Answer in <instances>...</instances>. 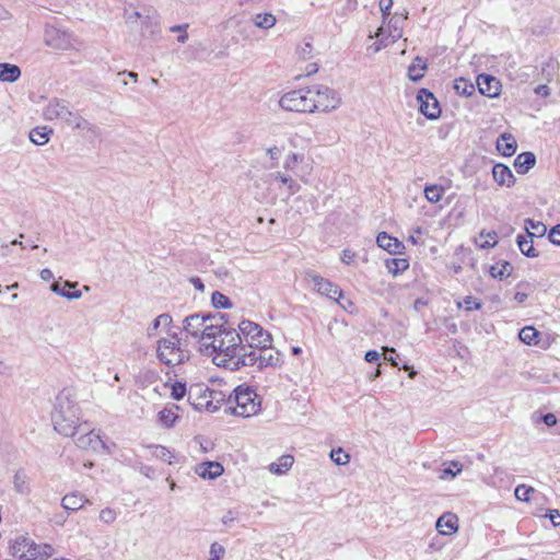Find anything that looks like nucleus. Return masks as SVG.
Segmentation results:
<instances>
[{
  "instance_id": "24",
  "label": "nucleus",
  "mask_w": 560,
  "mask_h": 560,
  "mask_svg": "<svg viewBox=\"0 0 560 560\" xmlns=\"http://www.w3.org/2000/svg\"><path fill=\"white\" fill-rule=\"evenodd\" d=\"M377 245L387 250L389 254H398L402 248V244L395 237L382 232L376 237Z\"/></svg>"
},
{
  "instance_id": "5",
  "label": "nucleus",
  "mask_w": 560,
  "mask_h": 560,
  "mask_svg": "<svg viewBox=\"0 0 560 560\" xmlns=\"http://www.w3.org/2000/svg\"><path fill=\"white\" fill-rule=\"evenodd\" d=\"M156 355L160 362L168 366L185 363L190 358V352L183 345L176 334L158 340Z\"/></svg>"
},
{
  "instance_id": "4",
  "label": "nucleus",
  "mask_w": 560,
  "mask_h": 560,
  "mask_svg": "<svg viewBox=\"0 0 560 560\" xmlns=\"http://www.w3.org/2000/svg\"><path fill=\"white\" fill-rule=\"evenodd\" d=\"M221 323L222 317L194 314L184 319L183 328L191 337L198 338L203 347L209 339L214 337V334H219Z\"/></svg>"
},
{
  "instance_id": "19",
  "label": "nucleus",
  "mask_w": 560,
  "mask_h": 560,
  "mask_svg": "<svg viewBox=\"0 0 560 560\" xmlns=\"http://www.w3.org/2000/svg\"><path fill=\"white\" fill-rule=\"evenodd\" d=\"M435 527L441 535H452L458 530V517L450 512L444 513L438 518Z\"/></svg>"
},
{
  "instance_id": "15",
  "label": "nucleus",
  "mask_w": 560,
  "mask_h": 560,
  "mask_svg": "<svg viewBox=\"0 0 560 560\" xmlns=\"http://www.w3.org/2000/svg\"><path fill=\"white\" fill-rule=\"evenodd\" d=\"M306 277L312 281L313 288L317 293L325 295L334 301H337L339 298H341V290L329 280L314 272H307Z\"/></svg>"
},
{
  "instance_id": "14",
  "label": "nucleus",
  "mask_w": 560,
  "mask_h": 560,
  "mask_svg": "<svg viewBox=\"0 0 560 560\" xmlns=\"http://www.w3.org/2000/svg\"><path fill=\"white\" fill-rule=\"evenodd\" d=\"M44 42L48 47L59 50H67L71 47L70 35L55 26H46Z\"/></svg>"
},
{
  "instance_id": "27",
  "label": "nucleus",
  "mask_w": 560,
  "mask_h": 560,
  "mask_svg": "<svg viewBox=\"0 0 560 560\" xmlns=\"http://www.w3.org/2000/svg\"><path fill=\"white\" fill-rule=\"evenodd\" d=\"M14 490L21 495L31 493L30 478L24 470H18L13 476Z\"/></svg>"
},
{
  "instance_id": "20",
  "label": "nucleus",
  "mask_w": 560,
  "mask_h": 560,
  "mask_svg": "<svg viewBox=\"0 0 560 560\" xmlns=\"http://www.w3.org/2000/svg\"><path fill=\"white\" fill-rule=\"evenodd\" d=\"M492 176L500 186L511 187L515 182L512 171L504 164H495L492 168Z\"/></svg>"
},
{
  "instance_id": "17",
  "label": "nucleus",
  "mask_w": 560,
  "mask_h": 560,
  "mask_svg": "<svg viewBox=\"0 0 560 560\" xmlns=\"http://www.w3.org/2000/svg\"><path fill=\"white\" fill-rule=\"evenodd\" d=\"M479 92L488 97H497L501 91L500 81L490 74H479L477 78Z\"/></svg>"
},
{
  "instance_id": "25",
  "label": "nucleus",
  "mask_w": 560,
  "mask_h": 560,
  "mask_svg": "<svg viewBox=\"0 0 560 560\" xmlns=\"http://www.w3.org/2000/svg\"><path fill=\"white\" fill-rule=\"evenodd\" d=\"M517 148L516 140L510 133L501 135L497 140V149L504 156H511Z\"/></svg>"
},
{
  "instance_id": "39",
  "label": "nucleus",
  "mask_w": 560,
  "mask_h": 560,
  "mask_svg": "<svg viewBox=\"0 0 560 560\" xmlns=\"http://www.w3.org/2000/svg\"><path fill=\"white\" fill-rule=\"evenodd\" d=\"M150 450L153 457L166 462L168 464L173 463L172 459L174 458V455L167 447L163 445H154L151 446Z\"/></svg>"
},
{
  "instance_id": "37",
  "label": "nucleus",
  "mask_w": 560,
  "mask_h": 560,
  "mask_svg": "<svg viewBox=\"0 0 560 560\" xmlns=\"http://www.w3.org/2000/svg\"><path fill=\"white\" fill-rule=\"evenodd\" d=\"M388 272L394 276L405 271L409 267V262L406 258H392L386 261Z\"/></svg>"
},
{
  "instance_id": "53",
  "label": "nucleus",
  "mask_w": 560,
  "mask_h": 560,
  "mask_svg": "<svg viewBox=\"0 0 560 560\" xmlns=\"http://www.w3.org/2000/svg\"><path fill=\"white\" fill-rule=\"evenodd\" d=\"M36 549H38V558H48L52 556L54 549L50 545H38L36 544Z\"/></svg>"
},
{
  "instance_id": "33",
  "label": "nucleus",
  "mask_w": 560,
  "mask_h": 560,
  "mask_svg": "<svg viewBox=\"0 0 560 560\" xmlns=\"http://www.w3.org/2000/svg\"><path fill=\"white\" fill-rule=\"evenodd\" d=\"M513 270L512 265L509 261H499L490 267V275L495 278L503 280L511 276Z\"/></svg>"
},
{
  "instance_id": "16",
  "label": "nucleus",
  "mask_w": 560,
  "mask_h": 560,
  "mask_svg": "<svg viewBox=\"0 0 560 560\" xmlns=\"http://www.w3.org/2000/svg\"><path fill=\"white\" fill-rule=\"evenodd\" d=\"M417 101L420 105V112L429 119H436L441 115V108L435 96L425 89L418 92Z\"/></svg>"
},
{
  "instance_id": "49",
  "label": "nucleus",
  "mask_w": 560,
  "mask_h": 560,
  "mask_svg": "<svg viewBox=\"0 0 560 560\" xmlns=\"http://www.w3.org/2000/svg\"><path fill=\"white\" fill-rule=\"evenodd\" d=\"M225 549L219 542H213L210 546V558L208 560H221L224 556Z\"/></svg>"
},
{
  "instance_id": "3",
  "label": "nucleus",
  "mask_w": 560,
  "mask_h": 560,
  "mask_svg": "<svg viewBox=\"0 0 560 560\" xmlns=\"http://www.w3.org/2000/svg\"><path fill=\"white\" fill-rule=\"evenodd\" d=\"M81 410L78 404L71 398L69 392H61L56 398V405L52 412V423L55 430L65 435L73 436L77 430H82L86 422L80 423Z\"/></svg>"
},
{
  "instance_id": "44",
  "label": "nucleus",
  "mask_w": 560,
  "mask_h": 560,
  "mask_svg": "<svg viewBox=\"0 0 560 560\" xmlns=\"http://www.w3.org/2000/svg\"><path fill=\"white\" fill-rule=\"evenodd\" d=\"M534 492L535 490L533 487L520 485L515 488L514 494L517 500L528 502L530 500V494Z\"/></svg>"
},
{
  "instance_id": "8",
  "label": "nucleus",
  "mask_w": 560,
  "mask_h": 560,
  "mask_svg": "<svg viewBox=\"0 0 560 560\" xmlns=\"http://www.w3.org/2000/svg\"><path fill=\"white\" fill-rule=\"evenodd\" d=\"M312 95L313 113H329L341 104L339 94L326 85H313L310 88Z\"/></svg>"
},
{
  "instance_id": "11",
  "label": "nucleus",
  "mask_w": 560,
  "mask_h": 560,
  "mask_svg": "<svg viewBox=\"0 0 560 560\" xmlns=\"http://www.w3.org/2000/svg\"><path fill=\"white\" fill-rule=\"evenodd\" d=\"M9 550L13 557L22 560H35L39 553L36 549V542L23 535L16 536L10 541Z\"/></svg>"
},
{
  "instance_id": "29",
  "label": "nucleus",
  "mask_w": 560,
  "mask_h": 560,
  "mask_svg": "<svg viewBox=\"0 0 560 560\" xmlns=\"http://www.w3.org/2000/svg\"><path fill=\"white\" fill-rule=\"evenodd\" d=\"M295 55L302 61H307L314 58L315 48L312 43V38H303L302 42L296 46Z\"/></svg>"
},
{
  "instance_id": "60",
  "label": "nucleus",
  "mask_w": 560,
  "mask_h": 560,
  "mask_svg": "<svg viewBox=\"0 0 560 560\" xmlns=\"http://www.w3.org/2000/svg\"><path fill=\"white\" fill-rule=\"evenodd\" d=\"M397 22H398V20H396V19L390 20V23H394L393 24L394 31L390 32V36H392L393 40L400 38L402 35L401 30L397 26Z\"/></svg>"
},
{
  "instance_id": "50",
  "label": "nucleus",
  "mask_w": 560,
  "mask_h": 560,
  "mask_svg": "<svg viewBox=\"0 0 560 560\" xmlns=\"http://www.w3.org/2000/svg\"><path fill=\"white\" fill-rule=\"evenodd\" d=\"M458 307L465 306L467 311L479 310L481 307V303L474 299L472 296H466L463 302H458Z\"/></svg>"
},
{
  "instance_id": "38",
  "label": "nucleus",
  "mask_w": 560,
  "mask_h": 560,
  "mask_svg": "<svg viewBox=\"0 0 560 560\" xmlns=\"http://www.w3.org/2000/svg\"><path fill=\"white\" fill-rule=\"evenodd\" d=\"M525 229L528 237L544 236L547 231V228L544 223L536 222L530 219L525 220Z\"/></svg>"
},
{
  "instance_id": "9",
  "label": "nucleus",
  "mask_w": 560,
  "mask_h": 560,
  "mask_svg": "<svg viewBox=\"0 0 560 560\" xmlns=\"http://www.w3.org/2000/svg\"><path fill=\"white\" fill-rule=\"evenodd\" d=\"M310 93V88L290 91L280 97L279 105L288 112L313 113Z\"/></svg>"
},
{
  "instance_id": "36",
  "label": "nucleus",
  "mask_w": 560,
  "mask_h": 560,
  "mask_svg": "<svg viewBox=\"0 0 560 560\" xmlns=\"http://www.w3.org/2000/svg\"><path fill=\"white\" fill-rule=\"evenodd\" d=\"M444 191V187L439 185H427L423 190L425 199L431 203H438L442 199Z\"/></svg>"
},
{
  "instance_id": "23",
  "label": "nucleus",
  "mask_w": 560,
  "mask_h": 560,
  "mask_svg": "<svg viewBox=\"0 0 560 560\" xmlns=\"http://www.w3.org/2000/svg\"><path fill=\"white\" fill-rule=\"evenodd\" d=\"M22 71L19 66L8 62H0V82L14 83L21 78Z\"/></svg>"
},
{
  "instance_id": "40",
  "label": "nucleus",
  "mask_w": 560,
  "mask_h": 560,
  "mask_svg": "<svg viewBox=\"0 0 560 560\" xmlns=\"http://www.w3.org/2000/svg\"><path fill=\"white\" fill-rule=\"evenodd\" d=\"M538 334L539 332L534 327L526 326L521 329L518 337H520L521 341H523L526 345H536L537 343L536 339L538 337Z\"/></svg>"
},
{
  "instance_id": "21",
  "label": "nucleus",
  "mask_w": 560,
  "mask_h": 560,
  "mask_svg": "<svg viewBox=\"0 0 560 560\" xmlns=\"http://www.w3.org/2000/svg\"><path fill=\"white\" fill-rule=\"evenodd\" d=\"M90 500L80 492H71L66 494L61 500V505L67 511H78L82 509Z\"/></svg>"
},
{
  "instance_id": "26",
  "label": "nucleus",
  "mask_w": 560,
  "mask_h": 560,
  "mask_svg": "<svg viewBox=\"0 0 560 560\" xmlns=\"http://www.w3.org/2000/svg\"><path fill=\"white\" fill-rule=\"evenodd\" d=\"M536 163V156L532 152H523L514 160V167L520 174H526Z\"/></svg>"
},
{
  "instance_id": "12",
  "label": "nucleus",
  "mask_w": 560,
  "mask_h": 560,
  "mask_svg": "<svg viewBox=\"0 0 560 560\" xmlns=\"http://www.w3.org/2000/svg\"><path fill=\"white\" fill-rule=\"evenodd\" d=\"M75 113L71 112L65 101L51 100L43 109V117L46 120H58L67 126H70Z\"/></svg>"
},
{
  "instance_id": "63",
  "label": "nucleus",
  "mask_w": 560,
  "mask_h": 560,
  "mask_svg": "<svg viewBox=\"0 0 560 560\" xmlns=\"http://www.w3.org/2000/svg\"><path fill=\"white\" fill-rule=\"evenodd\" d=\"M160 327H162V326L160 325V323H158V319L154 318L152 324L148 327V330H147L148 337L155 336V334Z\"/></svg>"
},
{
  "instance_id": "46",
  "label": "nucleus",
  "mask_w": 560,
  "mask_h": 560,
  "mask_svg": "<svg viewBox=\"0 0 560 560\" xmlns=\"http://www.w3.org/2000/svg\"><path fill=\"white\" fill-rule=\"evenodd\" d=\"M98 518L102 523L110 525L116 521L117 512L112 508L102 509Z\"/></svg>"
},
{
  "instance_id": "43",
  "label": "nucleus",
  "mask_w": 560,
  "mask_h": 560,
  "mask_svg": "<svg viewBox=\"0 0 560 560\" xmlns=\"http://www.w3.org/2000/svg\"><path fill=\"white\" fill-rule=\"evenodd\" d=\"M462 470H463V465L460 463L452 462V463H450V465L447 467H445L442 470L440 478L443 480L453 479L457 475H459Z\"/></svg>"
},
{
  "instance_id": "47",
  "label": "nucleus",
  "mask_w": 560,
  "mask_h": 560,
  "mask_svg": "<svg viewBox=\"0 0 560 560\" xmlns=\"http://www.w3.org/2000/svg\"><path fill=\"white\" fill-rule=\"evenodd\" d=\"M212 304L217 307V308H229L231 307V302L229 300V298L226 295H224L223 293L221 292H214L212 293Z\"/></svg>"
},
{
  "instance_id": "55",
  "label": "nucleus",
  "mask_w": 560,
  "mask_h": 560,
  "mask_svg": "<svg viewBox=\"0 0 560 560\" xmlns=\"http://www.w3.org/2000/svg\"><path fill=\"white\" fill-rule=\"evenodd\" d=\"M422 235V229L421 228H415L412 230V233L410 234V236L408 237V241H410L412 244L415 245H418V244H423L422 242H420V236Z\"/></svg>"
},
{
  "instance_id": "10",
  "label": "nucleus",
  "mask_w": 560,
  "mask_h": 560,
  "mask_svg": "<svg viewBox=\"0 0 560 560\" xmlns=\"http://www.w3.org/2000/svg\"><path fill=\"white\" fill-rule=\"evenodd\" d=\"M245 351V354H243V359L241 361L242 366H254L256 365L259 369L266 368V366H273L279 361V353L273 351L270 348H264Z\"/></svg>"
},
{
  "instance_id": "41",
  "label": "nucleus",
  "mask_w": 560,
  "mask_h": 560,
  "mask_svg": "<svg viewBox=\"0 0 560 560\" xmlns=\"http://www.w3.org/2000/svg\"><path fill=\"white\" fill-rule=\"evenodd\" d=\"M50 290L62 296V298H66L68 300H79L81 296H82V293L81 291L77 290V291H66L65 288H61L60 287V283L57 281V282H54L51 285H50Z\"/></svg>"
},
{
  "instance_id": "28",
  "label": "nucleus",
  "mask_w": 560,
  "mask_h": 560,
  "mask_svg": "<svg viewBox=\"0 0 560 560\" xmlns=\"http://www.w3.org/2000/svg\"><path fill=\"white\" fill-rule=\"evenodd\" d=\"M51 133H52V129H50L46 126H42V127H36V128L32 129L30 131L28 137H30V140L34 144L44 145L49 141Z\"/></svg>"
},
{
  "instance_id": "30",
  "label": "nucleus",
  "mask_w": 560,
  "mask_h": 560,
  "mask_svg": "<svg viewBox=\"0 0 560 560\" xmlns=\"http://www.w3.org/2000/svg\"><path fill=\"white\" fill-rule=\"evenodd\" d=\"M252 22L258 28L269 30L276 25L277 19L270 12L256 13L252 15Z\"/></svg>"
},
{
  "instance_id": "18",
  "label": "nucleus",
  "mask_w": 560,
  "mask_h": 560,
  "mask_svg": "<svg viewBox=\"0 0 560 560\" xmlns=\"http://www.w3.org/2000/svg\"><path fill=\"white\" fill-rule=\"evenodd\" d=\"M72 129L80 130L82 136L88 139H94L100 137L101 130L100 128L83 118L82 116L74 114L72 120H70V126Z\"/></svg>"
},
{
  "instance_id": "22",
  "label": "nucleus",
  "mask_w": 560,
  "mask_h": 560,
  "mask_svg": "<svg viewBox=\"0 0 560 560\" xmlns=\"http://www.w3.org/2000/svg\"><path fill=\"white\" fill-rule=\"evenodd\" d=\"M223 466L218 462H206L196 468V472L203 479H214L223 474Z\"/></svg>"
},
{
  "instance_id": "35",
  "label": "nucleus",
  "mask_w": 560,
  "mask_h": 560,
  "mask_svg": "<svg viewBox=\"0 0 560 560\" xmlns=\"http://www.w3.org/2000/svg\"><path fill=\"white\" fill-rule=\"evenodd\" d=\"M517 245L522 254L527 257H537L538 253L534 248L533 237H528V235H518L517 236Z\"/></svg>"
},
{
  "instance_id": "64",
  "label": "nucleus",
  "mask_w": 560,
  "mask_h": 560,
  "mask_svg": "<svg viewBox=\"0 0 560 560\" xmlns=\"http://www.w3.org/2000/svg\"><path fill=\"white\" fill-rule=\"evenodd\" d=\"M266 152L270 156L271 160H276V161L279 159V156L281 154V150L277 145L268 148Z\"/></svg>"
},
{
  "instance_id": "42",
  "label": "nucleus",
  "mask_w": 560,
  "mask_h": 560,
  "mask_svg": "<svg viewBox=\"0 0 560 560\" xmlns=\"http://www.w3.org/2000/svg\"><path fill=\"white\" fill-rule=\"evenodd\" d=\"M454 89L457 94L469 96L475 91V85L464 78L455 80Z\"/></svg>"
},
{
  "instance_id": "48",
  "label": "nucleus",
  "mask_w": 560,
  "mask_h": 560,
  "mask_svg": "<svg viewBox=\"0 0 560 560\" xmlns=\"http://www.w3.org/2000/svg\"><path fill=\"white\" fill-rule=\"evenodd\" d=\"M480 240L485 238L483 242L480 243L481 248H490L493 247L498 240H497V233L494 231L492 232H481L479 235Z\"/></svg>"
},
{
  "instance_id": "34",
  "label": "nucleus",
  "mask_w": 560,
  "mask_h": 560,
  "mask_svg": "<svg viewBox=\"0 0 560 560\" xmlns=\"http://www.w3.org/2000/svg\"><path fill=\"white\" fill-rule=\"evenodd\" d=\"M176 410H178V406L176 405L165 407L159 412V421L167 428L173 427L178 418Z\"/></svg>"
},
{
  "instance_id": "54",
  "label": "nucleus",
  "mask_w": 560,
  "mask_h": 560,
  "mask_svg": "<svg viewBox=\"0 0 560 560\" xmlns=\"http://www.w3.org/2000/svg\"><path fill=\"white\" fill-rule=\"evenodd\" d=\"M549 240L556 245H560V224L551 229L549 233Z\"/></svg>"
},
{
  "instance_id": "57",
  "label": "nucleus",
  "mask_w": 560,
  "mask_h": 560,
  "mask_svg": "<svg viewBox=\"0 0 560 560\" xmlns=\"http://www.w3.org/2000/svg\"><path fill=\"white\" fill-rule=\"evenodd\" d=\"M355 258V253L350 249H343L341 254V261L346 265H349Z\"/></svg>"
},
{
  "instance_id": "51",
  "label": "nucleus",
  "mask_w": 560,
  "mask_h": 560,
  "mask_svg": "<svg viewBox=\"0 0 560 560\" xmlns=\"http://www.w3.org/2000/svg\"><path fill=\"white\" fill-rule=\"evenodd\" d=\"M185 395H186V385L185 384L177 382L172 385L171 396L174 399L179 400Z\"/></svg>"
},
{
  "instance_id": "1",
  "label": "nucleus",
  "mask_w": 560,
  "mask_h": 560,
  "mask_svg": "<svg viewBox=\"0 0 560 560\" xmlns=\"http://www.w3.org/2000/svg\"><path fill=\"white\" fill-rule=\"evenodd\" d=\"M207 354L212 355V361L218 366L228 368L231 371L238 370L246 346L241 345L240 336L234 329H228L220 324L219 334L209 339L205 346Z\"/></svg>"
},
{
  "instance_id": "59",
  "label": "nucleus",
  "mask_w": 560,
  "mask_h": 560,
  "mask_svg": "<svg viewBox=\"0 0 560 560\" xmlns=\"http://www.w3.org/2000/svg\"><path fill=\"white\" fill-rule=\"evenodd\" d=\"M541 419L547 427H553L557 424V417L551 412L544 415Z\"/></svg>"
},
{
  "instance_id": "45",
  "label": "nucleus",
  "mask_w": 560,
  "mask_h": 560,
  "mask_svg": "<svg viewBox=\"0 0 560 560\" xmlns=\"http://www.w3.org/2000/svg\"><path fill=\"white\" fill-rule=\"evenodd\" d=\"M330 459L337 465H346L349 463L350 456L339 447L337 450H331Z\"/></svg>"
},
{
  "instance_id": "32",
  "label": "nucleus",
  "mask_w": 560,
  "mask_h": 560,
  "mask_svg": "<svg viewBox=\"0 0 560 560\" xmlns=\"http://www.w3.org/2000/svg\"><path fill=\"white\" fill-rule=\"evenodd\" d=\"M425 70V62L420 57H416L411 65L408 67V78L415 82L419 81L423 78Z\"/></svg>"
},
{
  "instance_id": "62",
  "label": "nucleus",
  "mask_w": 560,
  "mask_h": 560,
  "mask_svg": "<svg viewBox=\"0 0 560 560\" xmlns=\"http://www.w3.org/2000/svg\"><path fill=\"white\" fill-rule=\"evenodd\" d=\"M548 516L555 527L560 525V513L558 510H551Z\"/></svg>"
},
{
  "instance_id": "52",
  "label": "nucleus",
  "mask_w": 560,
  "mask_h": 560,
  "mask_svg": "<svg viewBox=\"0 0 560 560\" xmlns=\"http://www.w3.org/2000/svg\"><path fill=\"white\" fill-rule=\"evenodd\" d=\"M188 24L174 25L170 27L172 33L180 32V35L177 37V40L182 44L186 43L188 39L187 34Z\"/></svg>"
},
{
  "instance_id": "13",
  "label": "nucleus",
  "mask_w": 560,
  "mask_h": 560,
  "mask_svg": "<svg viewBox=\"0 0 560 560\" xmlns=\"http://www.w3.org/2000/svg\"><path fill=\"white\" fill-rule=\"evenodd\" d=\"M82 433L75 439V444L83 450H91L93 452H103L106 445L98 433L92 430L88 424L80 430Z\"/></svg>"
},
{
  "instance_id": "31",
  "label": "nucleus",
  "mask_w": 560,
  "mask_h": 560,
  "mask_svg": "<svg viewBox=\"0 0 560 560\" xmlns=\"http://www.w3.org/2000/svg\"><path fill=\"white\" fill-rule=\"evenodd\" d=\"M294 458L291 455H282L277 462L269 465V470L275 475H283L292 467Z\"/></svg>"
},
{
  "instance_id": "7",
  "label": "nucleus",
  "mask_w": 560,
  "mask_h": 560,
  "mask_svg": "<svg viewBox=\"0 0 560 560\" xmlns=\"http://www.w3.org/2000/svg\"><path fill=\"white\" fill-rule=\"evenodd\" d=\"M241 345H245L246 349H264L270 348L272 343L271 335L260 325L252 320H242L238 324V332Z\"/></svg>"
},
{
  "instance_id": "56",
  "label": "nucleus",
  "mask_w": 560,
  "mask_h": 560,
  "mask_svg": "<svg viewBox=\"0 0 560 560\" xmlns=\"http://www.w3.org/2000/svg\"><path fill=\"white\" fill-rule=\"evenodd\" d=\"M378 7L384 16H386L390 13L389 11L393 7V0H380Z\"/></svg>"
},
{
  "instance_id": "6",
  "label": "nucleus",
  "mask_w": 560,
  "mask_h": 560,
  "mask_svg": "<svg viewBox=\"0 0 560 560\" xmlns=\"http://www.w3.org/2000/svg\"><path fill=\"white\" fill-rule=\"evenodd\" d=\"M228 404L233 415L244 418L256 415L260 409V399L249 387H236L234 395L229 397Z\"/></svg>"
},
{
  "instance_id": "2",
  "label": "nucleus",
  "mask_w": 560,
  "mask_h": 560,
  "mask_svg": "<svg viewBox=\"0 0 560 560\" xmlns=\"http://www.w3.org/2000/svg\"><path fill=\"white\" fill-rule=\"evenodd\" d=\"M312 172V163L303 154L291 152L283 161L282 171L270 173L269 179L288 199L301 190L299 180L303 184L310 183Z\"/></svg>"
},
{
  "instance_id": "61",
  "label": "nucleus",
  "mask_w": 560,
  "mask_h": 560,
  "mask_svg": "<svg viewBox=\"0 0 560 560\" xmlns=\"http://www.w3.org/2000/svg\"><path fill=\"white\" fill-rule=\"evenodd\" d=\"M365 361L372 363L380 360V353L376 350H369L364 357Z\"/></svg>"
},
{
  "instance_id": "58",
  "label": "nucleus",
  "mask_w": 560,
  "mask_h": 560,
  "mask_svg": "<svg viewBox=\"0 0 560 560\" xmlns=\"http://www.w3.org/2000/svg\"><path fill=\"white\" fill-rule=\"evenodd\" d=\"M155 318L158 319V323H160V325L164 328L171 326V324L173 322L171 315H168V314H161Z\"/></svg>"
}]
</instances>
